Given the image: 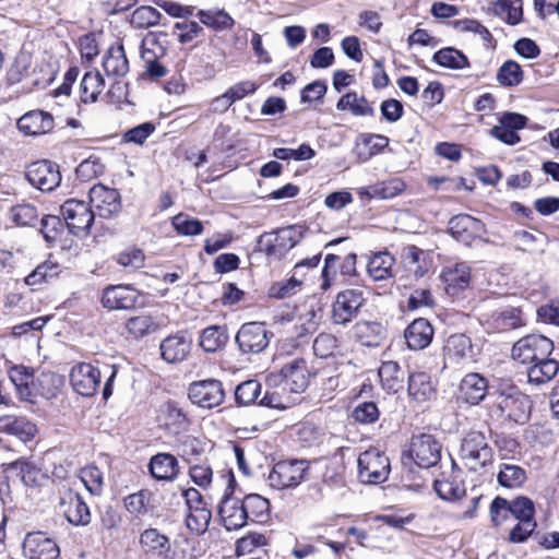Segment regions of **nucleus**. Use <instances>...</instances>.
Wrapping results in <instances>:
<instances>
[{
  "label": "nucleus",
  "mask_w": 559,
  "mask_h": 559,
  "mask_svg": "<svg viewBox=\"0 0 559 559\" xmlns=\"http://www.w3.org/2000/svg\"><path fill=\"white\" fill-rule=\"evenodd\" d=\"M310 376L307 360L297 357L284 364L278 371L267 374L266 382L270 386L282 388V391L301 393L308 388Z\"/></svg>",
  "instance_id": "obj_1"
},
{
  "label": "nucleus",
  "mask_w": 559,
  "mask_h": 559,
  "mask_svg": "<svg viewBox=\"0 0 559 559\" xmlns=\"http://www.w3.org/2000/svg\"><path fill=\"white\" fill-rule=\"evenodd\" d=\"M441 459V444L429 433L414 436L411 440L409 450L403 454L404 465L415 463L420 468L435 466Z\"/></svg>",
  "instance_id": "obj_2"
},
{
  "label": "nucleus",
  "mask_w": 559,
  "mask_h": 559,
  "mask_svg": "<svg viewBox=\"0 0 559 559\" xmlns=\"http://www.w3.org/2000/svg\"><path fill=\"white\" fill-rule=\"evenodd\" d=\"M552 350L554 343L550 338L540 334H528L513 344L511 357L522 365H532L548 357Z\"/></svg>",
  "instance_id": "obj_3"
},
{
  "label": "nucleus",
  "mask_w": 559,
  "mask_h": 559,
  "mask_svg": "<svg viewBox=\"0 0 559 559\" xmlns=\"http://www.w3.org/2000/svg\"><path fill=\"white\" fill-rule=\"evenodd\" d=\"M273 333L267 330L264 322H246L238 330L235 341L239 350L246 355H255L265 350Z\"/></svg>",
  "instance_id": "obj_4"
},
{
  "label": "nucleus",
  "mask_w": 559,
  "mask_h": 559,
  "mask_svg": "<svg viewBox=\"0 0 559 559\" xmlns=\"http://www.w3.org/2000/svg\"><path fill=\"white\" fill-rule=\"evenodd\" d=\"M390 473L389 457L376 448H371L358 457V475L365 484H381Z\"/></svg>",
  "instance_id": "obj_5"
},
{
  "label": "nucleus",
  "mask_w": 559,
  "mask_h": 559,
  "mask_svg": "<svg viewBox=\"0 0 559 559\" xmlns=\"http://www.w3.org/2000/svg\"><path fill=\"white\" fill-rule=\"evenodd\" d=\"M492 450L489 447L484 433L472 431L467 433L461 444V457L465 465L477 471L492 461Z\"/></svg>",
  "instance_id": "obj_6"
},
{
  "label": "nucleus",
  "mask_w": 559,
  "mask_h": 559,
  "mask_svg": "<svg viewBox=\"0 0 559 559\" xmlns=\"http://www.w3.org/2000/svg\"><path fill=\"white\" fill-rule=\"evenodd\" d=\"M309 469L306 460H287L277 462L269 474L270 486L283 490L298 486Z\"/></svg>",
  "instance_id": "obj_7"
},
{
  "label": "nucleus",
  "mask_w": 559,
  "mask_h": 559,
  "mask_svg": "<svg viewBox=\"0 0 559 559\" xmlns=\"http://www.w3.org/2000/svg\"><path fill=\"white\" fill-rule=\"evenodd\" d=\"M60 211L71 234L74 236L88 234L95 217L88 203L70 199L61 205Z\"/></svg>",
  "instance_id": "obj_8"
},
{
  "label": "nucleus",
  "mask_w": 559,
  "mask_h": 559,
  "mask_svg": "<svg viewBox=\"0 0 559 559\" xmlns=\"http://www.w3.org/2000/svg\"><path fill=\"white\" fill-rule=\"evenodd\" d=\"M497 408L500 416L514 424L524 425L528 421L532 402L526 394L514 390L511 393H501L498 397Z\"/></svg>",
  "instance_id": "obj_9"
},
{
  "label": "nucleus",
  "mask_w": 559,
  "mask_h": 559,
  "mask_svg": "<svg viewBox=\"0 0 559 559\" xmlns=\"http://www.w3.org/2000/svg\"><path fill=\"white\" fill-rule=\"evenodd\" d=\"M188 396L199 407L211 409L224 402L225 391L221 381L206 379L192 382L188 389Z\"/></svg>",
  "instance_id": "obj_10"
},
{
  "label": "nucleus",
  "mask_w": 559,
  "mask_h": 559,
  "mask_svg": "<svg viewBox=\"0 0 559 559\" xmlns=\"http://www.w3.org/2000/svg\"><path fill=\"white\" fill-rule=\"evenodd\" d=\"M364 302V292L359 288H349L338 293L332 306L333 323L345 325L350 322L356 318Z\"/></svg>",
  "instance_id": "obj_11"
},
{
  "label": "nucleus",
  "mask_w": 559,
  "mask_h": 559,
  "mask_svg": "<svg viewBox=\"0 0 559 559\" xmlns=\"http://www.w3.org/2000/svg\"><path fill=\"white\" fill-rule=\"evenodd\" d=\"M25 177L27 181L43 192L55 190L61 182L59 166L50 160H38L28 165Z\"/></svg>",
  "instance_id": "obj_12"
},
{
  "label": "nucleus",
  "mask_w": 559,
  "mask_h": 559,
  "mask_svg": "<svg viewBox=\"0 0 559 559\" xmlns=\"http://www.w3.org/2000/svg\"><path fill=\"white\" fill-rule=\"evenodd\" d=\"M527 121L524 115L503 112L498 119V124L489 130V134L506 145H516L521 141L518 131L524 129Z\"/></svg>",
  "instance_id": "obj_13"
},
{
  "label": "nucleus",
  "mask_w": 559,
  "mask_h": 559,
  "mask_svg": "<svg viewBox=\"0 0 559 559\" xmlns=\"http://www.w3.org/2000/svg\"><path fill=\"white\" fill-rule=\"evenodd\" d=\"M100 379L99 368L88 362L75 365L70 372L71 385L82 396H93L100 385Z\"/></svg>",
  "instance_id": "obj_14"
},
{
  "label": "nucleus",
  "mask_w": 559,
  "mask_h": 559,
  "mask_svg": "<svg viewBox=\"0 0 559 559\" xmlns=\"http://www.w3.org/2000/svg\"><path fill=\"white\" fill-rule=\"evenodd\" d=\"M223 526L227 531L242 528L248 523V513L245 512L242 498L225 492L217 508Z\"/></svg>",
  "instance_id": "obj_15"
},
{
  "label": "nucleus",
  "mask_w": 559,
  "mask_h": 559,
  "mask_svg": "<svg viewBox=\"0 0 559 559\" xmlns=\"http://www.w3.org/2000/svg\"><path fill=\"white\" fill-rule=\"evenodd\" d=\"M22 550L27 559H57L60 554L57 543L43 532L27 533Z\"/></svg>",
  "instance_id": "obj_16"
},
{
  "label": "nucleus",
  "mask_w": 559,
  "mask_h": 559,
  "mask_svg": "<svg viewBox=\"0 0 559 559\" xmlns=\"http://www.w3.org/2000/svg\"><path fill=\"white\" fill-rule=\"evenodd\" d=\"M90 202L96 213L104 218H110L121 210V199L119 192L102 183L94 185L90 189Z\"/></svg>",
  "instance_id": "obj_17"
},
{
  "label": "nucleus",
  "mask_w": 559,
  "mask_h": 559,
  "mask_svg": "<svg viewBox=\"0 0 559 559\" xmlns=\"http://www.w3.org/2000/svg\"><path fill=\"white\" fill-rule=\"evenodd\" d=\"M139 298V293L130 285H111L103 290L102 305L108 310L132 309Z\"/></svg>",
  "instance_id": "obj_18"
},
{
  "label": "nucleus",
  "mask_w": 559,
  "mask_h": 559,
  "mask_svg": "<svg viewBox=\"0 0 559 559\" xmlns=\"http://www.w3.org/2000/svg\"><path fill=\"white\" fill-rule=\"evenodd\" d=\"M147 469L155 480L165 483L176 480L180 473L177 457L166 452L153 455L147 464Z\"/></svg>",
  "instance_id": "obj_19"
},
{
  "label": "nucleus",
  "mask_w": 559,
  "mask_h": 559,
  "mask_svg": "<svg viewBox=\"0 0 559 559\" xmlns=\"http://www.w3.org/2000/svg\"><path fill=\"white\" fill-rule=\"evenodd\" d=\"M60 508L66 519L75 526H85L91 522L90 508L78 493L69 490L61 498Z\"/></svg>",
  "instance_id": "obj_20"
},
{
  "label": "nucleus",
  "mask_w": 559,
  "mask_h": 559,
  "mask_svg": "<svg viewBox=\"0 0 559 559\" xmlns=\"http://www.w3.org/2000/svg\"><path fill=\"white\" fill-rule=\"evenodd\" d=\"M192 338L187 333H177L160 343L162 358L169 364L183 361L191 350Z\"/></svg>",
  "instance_id": "obj_21"
},
{
  "label": "nucleus",
  "mask_w": 559,
  "mask_h": 559,
  "mask_svg": "<svg viewBox=\"0 0 559 559\" xmlns=\"http://www.w3.org/2000/svg\"><path fill=\"white\" fill-rule=\"evenodd\" d=\"M484 230V224L467 214L453 216L449 221V231L454 239L463 243H471Z\"/></svg>",
  "instance_id": "obj_22"
},
{
  "label": "nucleus",
  "mask_w": 559,
  "mask_h": 559,
  "mask_svg": "<svg viewBox=\"0 0 559 559\" xmlns=\"http://www.w3.org/2000/svg\"><path fill=\"white\" fill-rule=\"evenodd\" d=\"M519 521H534L535 508L533 501L527 497H518L509 501L502 497H496L492 500V513L498 514L499 511H506Z\"/></svg>",
  "instance_id": "obj_23"
},
{
  "label": "nucleus",
  "mask_w": 559,
  "mask_h": 559,
  "mask_svg": "<svg viewBox=\"0 0 559 559\" xmlns=\"http://www.w3.org/2000/svg\"><path fill=\"white\" fill-rule=\"evenodd\" d=\"M487 325L492 332H508L525 325V319L520 308L508 307L491 313L487 320Z\"/></svg>",
  "instance_id": "obj_24"
},
{
  "label": "nucleus",
  "mask_w": 559,
  "mask_h": 559,
  "mask_svg": "<svg viewBox=\"0 0 559 559\" xmlns=\"http://www.w3.org/2000/svg\"><path fill=\"white\" fill-rule=\"evenodd\" d=\"M17 128L26 135H38L53 128V118L49 112L32 110L17 120Z\"/></svg>",
  "instance_id": "obj_25"
},
{
  "label": "nucleus",
  "mask_w": 559,
  "mask_h": 559,
  "mask_svg": "<svg viewBox=\"0 0 559 559\" xmlns=\"http://www.w3.org/2000/svg\"><path fill=\"white\" fill-rule=\"evenodd\" d=\"M404 336L411 349H424L432 341L433 328L424 318L415 319L405 330Z\"/></svg>",
  "instance_id": "obj_26"
},
{
  "label": "nucleus",
  "mask_w": 559,
  "mask_h": 559,
  "mask_svg": "<svg viewBox=\"0 0 559 559\" xmlns=\"http://www.w3.org/2000/svg\"><path fill=\"white\" fill-rule=\"evenodd\" d=\"M460 392L466 403L477 405L488 393V381L479 373H468L461 381Z\"/></svg>",
  "instance_id": "obj_27"
},
{
  "label": "nucleus",
  "mask_w": 559,
  "mask_h": 559,
  "mask_svg": "<svg viewBox=\"0 0 559 559\" xmlns=\"http://www.w3.org/2000/svg\"><path fill=\"white\" fill-rule=\"evenodd\" d=\"M157 421L171 433L186 429L188 419L175 402L163 403L157 411Z\"/></svg>",
  "instance_id": "obj_28"
},
{
  "label": "nucleus",
  "mask_w": 559,
  "mask_h": 559,
  "mask_svg": "<svg viewBox=\"0 0 559 559\" xmlns=\"http://www.w3.org/2000/svg\"><path fill=\"white\" fill-rule=\"evenodd\" d=\"M436 493L445 501H455L465 495V488L460 479L459 473L452 471L450 474H441L433 481Z\"/></svg>",
  "instance_id": "obj_29"
},
{
  "label": "nucleus",
  "mask_w": 559,
  "mask_h": 559,
  "mask_svg": "<svg viewBox=\"0 0 559 559\" xmlns=\"http://www.w3.org/2000/svg\"><path fill=\"white\" fill-rule=\"evenodd\" d=\"M402 259L406 270L413 273L415 278L424 277L431 267L429 254L414 245L403 249Z\"/></svg>",
  "instance_id": "obj_30"
},
{
  "label": "nucleus",
  "mask_w": 559,
  "mask_h": 559,
  "mask_svg": "<svg viewBox=\"0 0 559 559\" xmlns=\"http://www.w3.org/2000/svg\"><path fill=\"white\" fill-rule=\"evenodd\" d=\"M103 68L108 76H123L129 72V61L121 44L108 48L103 58Z\"/></svg>",
  "instance_id": "obj_31"
},
{
  "label": "nucleus",
  "mask_w": 559,
  "mask_h": 559,
  "mask_svg": "<svg viewBox=\"0 0 559 559\" xmlns=\"http://www.w3.org/2000/svg\"><path fill=\"white\" fill-rule=\"evenodd\" d=\"M9 378L15 386L16 393L22 401L34 402L32 386L35 385L33 372L25 366H13L9 370Z\"/></svg>",
  "instance_id": "obj_32"
},
{
  "label": "nucleus",
  "mask_w": 559,
  "mask_h": 559,
  "mask_svg": "<svg viewBox=\"0 0 559 559\" xmlns=\"http://www.w3.org/2000/svg\"><path fill=\"white\" fill-rule=\"evenodd\" d=\"M385 328L376 321H360L355 325L357 341L367 347H378L385 340Z\"/></svg>",
  "instance_id": "obj_33"
},
{
  "label": "nucleus",
  "mask_w": 559,
  "mask_h": 559,
  "mask_svg": "<svg viewBox=\"0 0 559 559\" xmlns=\"http://www.w3.org/2000/svg\"><path fill=\"white\" fill-rule=\"evenodd\" d=\"M382 388L388 393H397L404 386L405 372L396 361H383L378 371Z\"/></svg>",
  "instance_id": "obj_34"
},
{
  "label": "nucleus",
  "mask_w": 559,
  "mask_h": 559,
  "mask_svg": "<svg viewBox=\"0 0 559 559\" xmlns=\"http://www.w3.org/2000/svg\"><path fill=\"white\" fill-rule=\"evenodd\" d=\"M0 430L17 437L20 440L26 442L34 438L37 432L35 424L31 423L25 417L3 416L0 418Z\"/></svg>",
  "instance_id": "obj_35"
},
{
  "label": "nucleus",
  "mask_w": 559,
  "mask_h": 559,
  "mask_svg": "<svg viewBox=\"0 0 559 559\" xmlns=\"http://www.w3.org/2000/svg\"><path fill=\"white\" fill-rule=\"evenodd\" d=\"M9 477H19L25 486H39L45 479V475L33 463L24 460H17L7 468Z\"/></svg>",
  "instance_id": "obj_36"
},
{
  "label": "nucleus",
  "mask_w": 559,
  "mask_h": 559,
  "mask_svg": "<svg viewBox=\"0 0 559 559\" xmlns=\"http://www.w3.org/2000/svg\"><path fill=\"white\" fill-rule=\"evenodd\" d=\"M559 370V362L556 359L546 357L533 362L527 368V378L531 384L540 385L552 380Z\"/></svg>",
  "instance_id": "obj_37"
},
{
  "label": "nucleus",
  "mask_w": 559,
  "mask_h": 559,
  "mask_svg": "<svg viewBox=\"0 0 559 559\" xmlns=\"http://www.w3.org/2000/svg\"><path fill=\"white\" fill-rule=\"evenodd\" d=\"M442 277L447 284V292L451 295H455L468 286L471 269L466 263H456L453 267L444 270Z\"/></svg>",
  "instance_id": "obj_38"
},
{
  "label": "nucleus",
  "mask_w": 559,
  "mask_h": 559,
  "mask_svg": "<svg viewBox=\"0 0 559 559\" xmlns=\"http://www.w3.org/2000/svg\"><path fill=\"white\" fill-rule=\"evenodd\" d=\"M394 257L388 251L372 254L367 263L368 274L374 281H385L393 276Z\"/></svg>",
  "instance_id": "obj_39"
},
{
  "label": "nucleus",
  "mask_w": 559,
  "mask_h": 559,
  "mask_svg": "<svg viewBox=\"0 0 559 559\" xmlns=\"http://www.w3.org/2000/svg\"><path fill=\"white\" fill-rule=\"evenodd\" d=\"M405 189V183L400 178H393L388 181L379 182L371 187L361 188L359 194L368 197L369 199H392Z\"/></svg>",
  "instance_id": "obj_40"
},
{
  "label": "nucleus",
  "mask_w": 559,
  "mask_h": 559,
  "mask_svg": "<svg viewBox=\"0 0 559 559\" xmlns=\"http://www.w3.org/2000/svg\"><path fill=\"white\" fill-rule=\"evenodd\" d=\"M152 499L153 492L150 489H141L124 497L123 506L132 516L141 518L154 510Z\"/></svg>",
  "instance_id": "obj_41"
},
{
  "label": "nucleus",
  "mask_w": 559,
  "mask_h": 559,
  "mask_svg": "<svg viewBox=\"0 0 559 559\" xmlns=\"http://www.w3.org/2000/svg\"><path fill=\"white\" fill-rule=\"evenodd\" d=\"M408 394L418 402L430 400L435 395L431 378L426 372H414L408 376Z\"/></svg>",
  "instance_id": "obj_42"
},
{
  "label": "nucleus",
  "mask_w": 559,
  "mask_h": 559,
  "mask_svg": "<svg viewBox=\"0 0 559 559\" xmlns=\"http://www.w3.org/2000/svg\"><path fill=\"white\" fill-rule=\"evenodd\" d=\"M140 546L146 554L163 556L167 552L169 538L157 528H146L140 535Z\"/></svg>",
  "instance_id": "obj_43"
},
{
  "label": "nucleus",
  "mask_w": 559,
  "mask_h": 559,
  "mask_svg": "<svg viewBox=\"0 0 559 559\" xmlns=\"http://www.w3.org/2000/svg\"><path fill=\"white\" fill-rule=\"evenodd\" d=\"M245 512L248 513V522H265L270 513V502L258 493H250L242 498Z\"/></svg>",
  "instance_id": "obj_44"
},
{
  "label": "nucleus",
  "mask_w": 559,
  "mask_h": 559,
  "mask_svg": "<svg viewBox=\"0 0 559 559\" xmlns=\"http://www.w3.org/2000/svg\"><path fill=\"white\" fill-rule=\"evenodd\" d=\"M105 86V81L98 71H88L84 74L81 84V100L83 103H95Z\"/></svg>",
  "instance_id": "obj_45"
},
{
  "label": "nucleus",
  "mask_w": 559,
  "mask_h": 559,
  "mask_svg": "<svg viewBox=\"0 0 559 559\" xmlns=\"http://www.w3.org/2000/svg\"><path fill=\"white\" fill-rule=\"evenodd\" d=\"M228 341L226 326L211 325L202 331L200 346L209 353H215L225 346Z\"/></svg>",
  "instance_id": "obj_46"
},
{
  "label": "nucleus",
  "mask_w": 559,
  "mask_h": 559,
  "mask_svg": "<svg viewBox=\"0 0 559 559\" xmlns=\"http://www.w3.org/2000/svg\"><path fill=\"white\" fill-rule=\"evenodd\" d=\"M432 60L440 67L462 70L469 67L467 57L459 49L445 47L435 52Z\"/></svg>",
  "instance_id": "obj_47"
},
{
  "label": "nucleus",
  "mask_w": 559,
  "mask_h": 559,
  "mask_svg": "<svg viewBox=\"0 0 559 559\" xmlns=\"http://www.w3.org/2000/svg\"><path fill=\"white\" fill-rule=\"evenodd\" d=\"M492 11L509 25H516L522 21V0H497Z\"/></svg>",
  "instance_id": "obj_48"
},
{
  "label": "nucleus",
  "mask_w": 559,
  "mask_h": 559,
  "mask_svg": "<svg viewBox=\"0 0 559 559\" xmlns=\"http://www.w3.org/2000/svg\"><path fill=\"white\" fill-rule=\"evenodd\" d=\"M336 109L349 110L354 116H373L374 110L365 97H358L356 92H348L343 95L336 104Z\"/></svg>",
  "instance_id": "obj_49"
},
{
  "label": "nucleus",
  "mask_w": 559,
  "mask_h": 559,
  "mask_svg": "<svg viewBox=\"0 0 559 559\" xmlns=\"http://www.w3.org/2000/svg\"><path fill=\"white\" fill-rule=\"evenodd\" d=\"M200 22L215 31L229 29L234 19L225 10H200L197 14Z\"/></svg>",
  "instance_id": "obj_50"
},
{
  "label": "nucleus",
  "mask_w": 559,
  "mask_h": 559,
  "mask_svg": "<svg viewBox=\"0 0 559 559\" xmlns=\"http://www.w3.org/2000/svg\"><path fill=\"white\" fill-rule=\"evenodd\" d=\"M498 483L506 488H519L526 479L525 471L513 464H501L498 473Z\"/></svg>",
  "instance_id": "obj_51"
},
{
  "label": "nucleus",
  "mask_w": 559,
  "mask_h": 559,
  "mask_svg": "<svg viewBox=\"0 0 559 559\" xmlns=\"http://www.w3.org/2000/svg\"><path fill=\"white\" fill-rule=\"evenodd\" d=\"M81 483L92 496H99L104 487L103 473L97 466L87 465L80 471Z\"/></svg>",
  "instance_id": "obj_52"
},
{
  "label": "nucleus",
  "mask_w": 559,
  "mask_h": 559,
  "mask_svg": "<svg viewBox=\"0 0 559 559\" xmlns=\"http://www.w3.org/2000/svg\"><path fill=\"white\" fill-rule=\"evenodd\" d=\"M160 19L162 14L157 9L142 5L133 11L130 23L135 28H148L157 25Z\"/></svg>",
  "instance_id": "obj_53"
},
{
  "label": "nucleus",
  "mask_w": 559,
  "mask_h": 559,
  "mask_svg": "<svg viewBox=\"0 0 559 559\" xmlns=\"http://www.w3.org/2000/svg\"><path fill=\"white\" fill-rule=\"evenodd\" d=\"M175 230L183 236H197L203 233V223L188 214L179 213L171 219Z\"/></svg>",
  "instance_id": "obj_54"
},
{
  "label": "nucleus",
  "mask_w": 559,
  "mask_h": 559,
  "mask_svg": "<svg viewBox=\"0 0 559 559\" xmlns=\"http://www.w3.org/2000/svg\"><path fill=\"white\" fill-rule=\"evenodd\" d=\"M211 516V511L206 506L201 508L195 507L194 509L189 510L186 523L191 532L199 535L207 530Z\"/></svg>",
  "instance_id": "obj_55"
},
{
  "label": "nucleus",
  "mask_w": 559,
  "mask_h": 559,
  "mask_svg": "<svg viewBox=\"0 0 559 559\" xmlns=\"http://www.w3.org/2000/svg\"><path fill=\"white\" fill-rule=\"evenodd\" d=\"M60 384L61 381L56 374L43 372L36 378L32 389L33 392L36 390L39 395L49 400L57 395Z\"/></svg>",
  "instance_id": "obj_56"
},
{
  "label": "nucleus",
  "mask_w": 559,
  "mask_h": 559,
  "mask_svg": "<svg viewBox=\"0 0 559 559\" xmlns=\"http://www.w3.org/2000/svg\"><path fill=\"white\" fill-rule=\"evenodd\" d=\"M306 228L301 225L288 226L276 233V242L281 249L294 248L304 238Z\"/></svg>",
  "instance_id": "obj_57"
},
{
  "label": "nucleus",
  "mask_w": 559,
  "mask_h": 559,
  "mask_svg": "<svg viewBox=\"0 0 559 559\" xmlns=\"http://www.w3.org/2000/svg\"><path fill=\"white\" fill-rule=\"evenodd\" d=\"M498 82L503 86H515L523 80V71L515 61H506L497 74Z\"/></svg>",
  "instance_id": "obj_58"
},
{
  "label": "nucleus",
  "mask_w": 559,
  "mask_h": 559,
  "mask_svg": "<svg viewBox=\"0 0 559 559\" xmlns=\"http://www.w3.org/2000/svg\"><path fill=\"white\" fill-rule=\"evenodd\" d=\"M447 350L456 358L471 357L473 353L471 338L464 334L451 335L448 338Z\"/></svg>",
  "instance_id": "obj_59"
},
{
  "label": "nucleus",
  "mask_w": 559,
  "mask_h": 559,
  "mask_svg": "<svg viewBox=\"0 0 559 559\" xmlns=\"http://www.w3.org/2000/svg\"><path fill=\"white\" fill-rule=\"evenodd\" d=\"M261 393V384L257 380L240 383L235 390L236 402L240 405L253 403Z\"/></svg>",
  "instance_id": "obj_60"
},
{
  "label": "nucleus",
  "mask_w": 559,
  "mask_h": 559,
  "mask_svg": "<svg viewBox=\"0 0 559 559\" xmlns=\"http://www.w3.org/2000/svg\"><path fill=\"white\" fill-rule=\"evenodd\" d=\"M316 152L308 144H301L298 148H286V147H277L273 151V156L277 159L282 160H309L314 157Z\"/></svg>",
  "instance_id": "obj_61"
},
{
  "label": "nucleus",
  "mask_w": 559,
  "mask_h": 559,
  "mask_svg": "<svg viewBox=\"0 0 559 559\" xmlns=\"http://www.w3.org/2000/svg\"><path fill=\"white\" fill-rule=\"evenodd\" d=\"M157 328L154 319L148 314H141L133 318H130L127 321V329L130 334L135 337L143 336L148 334L151 331H155Z\"/></svg>",
  "instance_id": "obj_62"
},
{
  "label": "nucleus",
  "mask_w": 559,
  "mask_h": 559,
  "mask_svg": "<svg viewBox=\"0 0 559 559\" xmlns=\"http://www.w3.org/2000/svg\"><path fill=\"white\" fill-rule=\"evenodd\" d=\"M174 29L180 44H189L203 33V28L195 21L177 22Z\"/></svg>",
  "instance_id": "obj_63"
},
{
  "label": "nucleus",
  "mask_w": 559,
  "mask_h": 559,
  "mask_svg": "<svg viewBox=\"0 0 559 559\" xmlns=\"http://www.w3.org/2000/svg\"><path fill=\"white\" fill-rule=\"evenodd\" d=\"M10 213L12 221L20 226H32L37 218V210L31 204H17Z\"/></svg>",
  "instance_id": "obj_64"
}]
</instances>
